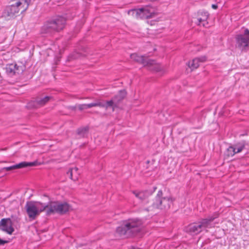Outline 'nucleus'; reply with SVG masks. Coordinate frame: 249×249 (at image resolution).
Here are the masks:
<instances>
[{"instance_id":"obj_28","label":"nucleus","mask_w":249,"mask_h":249,"mask_svg":"<svg viewBox=\"0 0 249 249\" xmlns=\"http://www.w3.org/2000/svg\"><path fill=\"white\" fill-rule=\"evenodd\" d=\"M77 107L80 110H83L88 108L87 104H79L77 106Z\"/></svg>"},{"instance_id":"obj_8","label":"nucleus","mask_w":249,"mask_h":249,"mask_svg":"<svg viewBox=\"0 0 249 249\" xmlns=\"http://www.w3.org/2000/svg\"><path fill=\"white\" fill-rule=\"evenodd\" d=\"M235 38L237 47L242 50H245L249 46V30L246 29L243 34L237 35Z\"/></svg>"},{"instance_id":"obj_17","label":"nucleus","mask_w":249,"mask_h":249,"mask_svg":"<svg viewBox=\"0 0 249 249\" xmlns=\"http://www.w3.org/2000/svg\"><path fill=\"white\" fill-rule=\"evenodd\" d=\"M51 98L52 97L51 96H47L44 98L36 99L32 103L33 106L36 108L43 106L48 103Z\"/></svg>"},{"instance_id":"obj_30","label":"nucleus","mask_w":249,"mask_h":249,"mask_svg":"<svg viewBox=\"0 0 249 249\" xmlns=\"http://www.w3.org/2000/svg\"><path fill=\"white\" fill-rule=\"evenodd\" d=\"M212 7L214 9H216L217 8V5L216 4H212Z\"/></svg>"},{"instance_id":"obj_9","label":"nucleus","mask_w":249,"mask_h":249,"mask_svg":"<svg viewBox=\"0 0 249 249\" xmlns=\"http://www.w3.org/2000/svg\"><path fill=\"white\" fill-rule=\"evenodd\" d=\"M219 216V213H214L213 215L208 216L207 218L200 219L198 222L202 231L210 229L213 227V221Z\"/></svg>"},{"instance_id":"obj_15","label":"nucleus","mask_w":249,"mask_h":249,"mask_svg":"<svg viewBox=\"0 0 249 249\" xmlns=\"http://www.w3.org/2000/svg\"><path fill=\"white\" fill-rule=\"evenodd\" d=\"M186 231L191 234H197L202 231L198 222L189 225L186 228Z\"/></svg>"},{"instance_id":"obj_14","label":"nucleus","mask_w":249,"mask_h":249,"mask_svg":"<svg viewBox=\"0 0 249 249\" xmlns=\"http://www.w3.org/2000/svg\"><path fill=\"white\" fill-rule=\"evenodd\" d=\"M209 13L207 12H198L196 18L197 22L196 23L198 25H200L202 23L203 27H206L208 24L207 19L209 18Z\"/></svg>"},{"instance_id":"obj_27","label":"nucleus","mask_w":249,"mask_h":249,"mask_svg":"<svg viewBox=\"0 0 249 249\" xmlns=\"http://www.w3.org/2000/svg\"><path fill=\"white\" fill-rule=\"evenodd\" d=\"M70 57L72 59H77L81 57V54L78 53H72Z\"/></svg>"},{"instance_id":"obj_11","label":"nucleus","mask_w":249,"mask_h":249,"mask_svg":"<svg viewBox=\"0 0 249 249\" xmlns=\"http://www.w3.org/2000/svg\"><path fill=\"white\" fill-rule=\"evenodd\" d=\"M0 230L11 234L14 231L12 223L10 218H3L0 221Z\"/></svg>"},{"instance_id":"obj_5","label":"nucleus","mask_w":249,"mask_h":249,"mask_svg":"<svg viewBox=\"0 0 249 249\" xmlns=\"http://www.w3.org/2000/svg\"><path fill=\"white\" fill-rule=\"evenodd\" d=\"M47 205V215H51L55 213L64 214L71 209V206L66 202L53 201L49 202Z\"/></svg>"},{"instance_id":"obj_29","label":"nucleus","mask_w":249,"mask_h":249,"mask_svg":"<svg viewBox=\"0 0 249 249\" xmlns=\"http://www.w3.org/2000/svg\"><path fill=\"white\" fill-rule=\"evenodd\" d=\"M7 243V241L6 240H3L0 238V246L4 245V244Z\"/></svg>"},{"instance_id":"obj_25","label":"nucleus","mask_w":249,"mask_h":249,"mask_svg":"<svg viewBox=\"0 0 249 249\" xmlns=\"http://www.w3.org/2000/svg\"><path fill=\"white\" fill-rule=\"evenodd\" d=\"M87 106H88V108H89L94 107H101V106H103V102H100L99 101H97L94 103L88 104Z\"/></svg>"},{"instance_id":"obj_23","label":"nucleus","mask_w":249,"mask_h":249,"mask_svg":"<svg viewBox=\"0 0 249 249\" xmlns=\"http://www.w3.org/2000/svg\"><path fill=\"white\" fill-rule=\"evenodd\" d=\"M77 171H78V168L77 167H75L73 168H70L67 172V174L68 176H69L70 178L71 179L75 180L77 179V177L76 176L75 178H73V175L77 174Z\"/></svg>"},{"instance_id":"obj_4","label":"nucleus","mask_w":249,"mask_h":249,"mask_svg":"<svg viewBox=\"0 0 249 249\" xmlns=\"http://www.w3.org/2000/svg\"><path fill=\"white\" fill-rule=\"evenodd\" d=\"M25 208L29 219L33 220L41 212L47 211V205L40 202L30 201L26 202Z\"/></svg>"},{"instance_id":"obj_22","label":"nucleus","mask_w":249,"mask_h":249,"mask_svg":"<svg viewBox=\"0 0 249 249\" xmlns=\"http://www.w3.org/2000/svg\"><path fill=\"white\" fill-rule=\"evenodd\" d=\"M103 106H101V107H105L106 109L110 107L112 108V111H114L115 108H117L116 103H114L112 99L107 101L106 103H103Z\"/></svg>"},{"instance_id":"obj_19","label":"nucleus","mask_w":249,"mask_h":249,"mask_svg":"<svg viewBox=\"0 0 249 249\" xmlns=\"http://www.w3.org/2000/svg\"><path fill=\"white\" fill-rule=\"evenodd\" d=\"M248 145V143L245 141H242L233 145L236 154L241 152L244 149L249 150V148L247 147Z\"/></svg>"},{"instance_id":"obj_18","label":"nucleus","mask_w":249,"mask_h":249,"mask_svg":"<svg viewBox=\"0 0 249 249\" xmlns=\"http://www.w3.org/2000/svg\"><path fill=\"white\" fill-rule=\"evenodd\" d=\"M133 193L135 195V196L141 200H143L147 198L152 194V192L149 191H144L138 192L137 191H133Z\"/></svg>"},{"instance_id":"obj_1","label":"nucleus","mask_w":249,"mask_h":249,"mask_svg":"<svg viewBox=\"0 0 249 249\" xmlns=\"http://www.w3.org/2000/svg\"><path fill=\"white\" fill-rule=\"evenodd\" d=\"M142 221L137 218H129L122 221L116 228V232L120 237H130L135 235L141 231Z\"/></svg>"},{"instance_id":"obj_13","label":"nucleus","mask_w":249,"mask_h":249,"mask_svg":"<svg viewBox=\"0 0 249 249\" xmlns=\"http://www.w3.org/2000/svg\"><path fill=\"white\" fill-rule=\"evenodd\" d=\"M130 57L134 61L143 65L144 66L154 63V60L150 59L143 55H139L137 53L131 54Z\"/></svg>"},{"instance_id":"obj_26","label":"nucleus","mask_w":249,"mask_h":249,"mask_svg":"<svg viewBox=\"0 0 249 249\" xmlns=\"http://www.w3.org/2000/svg\"><path fill=\"white\" fill-rule=\"evenodd\" d=\"M227 152L228 156L232 157L236 154L233 145L229 146L227 149Z\"/></svg>"},{"instance_id":"obj_32","label":"nucleus","mask_w":249,"mask_h":249,"mask_svg":"<svg viewBox=\"0 0 249 249\" xmlns=\"http://www.w3.org/2000/svg\"><path fill=\"white\" fill-rule=\"evenodd\" d=\"M156 189V187L154 188V190H155Z\"/></svg>"},{"instance_id":"obj_7","label":"nucleus","mask_w":249,"mask_h":249,"mask_svg":"<svg viewBox=\"0 0 249 249\" xmlns=\"http://www.w3.org/2000/svg\"><path fill=\"white\" fill-rule=\"evenodd\" d=\"M162 195V191L159 190L153 203V208L167 210L170 207L173 201L172 198L170 197H163Z\"/></svg>"},{"instance_id":"obj_31","label":"nucleus","mask_w":249,"mask_h":249,"mask_svg":"<svg viewBox=\"0 0 249 249\" xmlns=\"http://www.w3.org/2000/svg\"><path fill=\"white\" fill-rule=\"evenodd\" d=\"M139 249V248H135V247H131V248L130 249Z\"/></svg>"},{"instance_id":"obj_10","label":"nucleus","mask_w":249,"mask_h":249,"mask_svg":"<svg viewBox=\"0 0 249 249\" xmlns=\"http://www.w3.org/2000/svg\"><path fill=\"white\" fill-rule=\"evenodd\" d=\"M25 69V66L22 64H10L7 65L6 67V71L7 74L13 75L16 73L19 74L22 73Z\"/></svg>"},{"instance_id":"obj_16","label":"nucleus","mask_w":249,"mask_h":249,"mask_svg":"<svg viewBox=\"0 0 249 249\" xmlns=\"http://www.w3.org/2000/svg\"><path fill=\"white\" fill-rule=\"evenodd\" d=\"M206 59L205 56L194 58L191 61L189 62L188 66L192 70L196 69L199 67L200 62H204L206 61Z\"/></svg>"},{"instance_id":"obj_21","label":"nucleus","mask_w":249,"mask_h":249,"mask_svg":"<svg viewBox=\"0 0 249 249\" xmlns=\"http://www.w3.org/2000/svg\"><path fill=\"white\" fill-rule=\"evenodd\" d=\"M146 66H147L150 70L155 72H159L162 73L164 71L163 67L161 66L159 64L156 63L155 61L154 63L153 64L146 65Z\"/></svg>"},{"instance_id":"obj_3","label":"nucleus","mask_w":249,"mask_h":249,"mask_svg":"<svg viewBox=\"0 0 249 249\" xmlns=\"http://www.w3.org/2000/svg\"><path fill=\"white\" fill-rule=\"evenodd\" d=\"M13 3L7 6L5 10V16L13 17L15 14L21 11V13L25 11L29 7L31 0H14Z\"/></svg>"},{"instance_id":"obj_20","label":"nucleus","mask_w":249,"mask_h":249,"mask_svg":"<svg viewBox=\"0 0 249 249\" xmlns=\"http://www.w3.org/2000/svg\"><path fill=\"white\" fill-rule=\"evenodd\" d=\"M126 95V92L124 90H120L119 94L112 98L114 103H116L117 107H118L120 102L124 99Z\"/></svg>"},{"instance_id":"obj_6","label":"nucleus","mask_w":249,"mask_h":249,"mask_svg":"<svg viewBox=\"0 0 249 249\" xmlns=\"http://www.w3.org/2000/svg\"><path fill=\"white\" fill-rule=\"evenodd\" d=\"M128 14L137 19L150 18L155 15L154 9L146 6L139 9H131L128 11Z\"/></svg>"},{"instance_id":"obj_24","label":"nucleus","mask_w":249,"mask_h":249,"mask_svg":"<svg viewBox=\"0 0 249 249\" xmlns=\"http://www.w3.org/2000/svg\"><path fill=\"white\" fill-rule=\"evenodd\" d=\"M88 127L79 128L77 129V134L79 135L80 137H85L88 134Z\"/></svg>"},{"instance_id":"obj_12","label":"nucleus","mask_w":249,"mask_h":249,"mask_svg":"<svg viewBox=\"0 0 249 249\" xmlns=\"http://www.w3.org/2000/svg\"><path fill=\"white\" fill-rule=\"evenodd\" d=\"M37 165V161H34L33 162H21L18 164L14 165L9 167H3L1 169V171H10L18 168H24L28 166H35Z\"/></svg>"},{"instance_id":"obj_2","label":"nucleus","mask_w":249,"mask_h":249,"mask_svg":"<svg viewBox=\"0 0 249 249\" xmlns=\"http://www.w3.org/2000/svg\"><path fill=\"white\" fill-rule=\"evenodd\" d=\"M66 19L62 16H57L47 20L41 29V33L43 34L52 35L64 29Z\"/></svg>"}]
</instances>
